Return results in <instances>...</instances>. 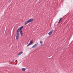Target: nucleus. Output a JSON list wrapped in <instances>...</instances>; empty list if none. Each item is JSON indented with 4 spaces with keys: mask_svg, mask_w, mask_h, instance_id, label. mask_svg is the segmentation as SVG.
<instances>
[{
    "mask_svg": "<svg viewBox=\"0 0 73 73\" xmlns=\"http://www.w3.org/2000/svg\"><path fill=\"white\" fill-rule=\"evenodd\" d=\"M23 27H24V26H21L20 27V31H19L20 34H21V37H23V32H22V29H23Z\"/></svg>",
    "mask_w": 73,
    "mask_h": 73,
    "instance_id": "nucleus-1",
    "label": "nucleus"
},
{
    "mask_svg": "<svg viewBox=\"0 0 73 73\" xmlns=\"http://www.w3.org/2000/svg\"><path fill=\"white\" fill-rule=\"evenodd\" d=\"M38 45V43L37 42L36 43V44H35L34 45H33L32 47V48H35V47H36Z\"/></svg>",
    "mask_w": 73,
    "mask_h": 73,
    "instance_id": "nucleus-2",
    "label": "nucleus"
},
{
    "mask_svg": "<svg viewBox=\"0 0 73 73\" xmlns=\"http://www.w3.org/2000/svg\"><path fill=\"white\" fill-rule=\"evenodd\" d=\"M33 43V42H32V40H31L30 41V43H29V44H27V46H29V45H31V44H32Z\"/></svg>",
    "mask_w": 73,
    "mask_h": 73,
    "instance_id": "nucleus-3",
    "label": "nucleus"
},
{
    "mask_svg": "<svg viewBox=\"0 0 73 73\" xmlns=\"http://www.w3.org/2000/svg\"><path fill=\"white\" fill-rule=\"evenodd\" d=\"M53 30H51L50 32L48 33V35L50 36V35H51V34H52L53 32Z\"/></svg>",
    "mask_w": 73,
    "mask_h": 73,
    "instance_id": "nucleus-4",
    "label": "nucleus"
},
{
    "mask_svg": "<svg viewBox=\"0 0 73 73\" xmlns=\"http://www.w3.org/2000/svg\"><path fill=\"white\" fill-rule=\"evenodd\" d=\"M33 19L32 18L28 20V21L29 22H29H32L33 21Z\"/></svg>",
    "mask_w": 73,
    "mask_h": 73,
    "instance_id": "nucleus-5",
    "label": "nucleus"
},
{
    "mask_svg": "<svg viewBox=\"0 0 73 73\" xmlns=\"http://www.w3.org/2000/svg\"><path fill=\"white\" fill-rule=\"evenodd\" d=\"M28 23H29V22L28 21H27L25 23V25H27V24Z\"/></svg>",
    "mask_w": 73,
    "mask_h": 73,
    "instance_id": "nucleus-6",
    "label": "nucleus"
},
{
    "mask_svg": "<svg viewBox=\"0 0 73 73\" xmlns=\"http://www.w3.org/2000/svg\"><path fill=\"white\" fill-rule=\"evenodd\" d=\"M23 53V52H21L19 53L18 54V56H20V55H21V54H22Z\"/></svg>",
    "mask_w": 73,
    "mask_h": 73,
    "instance_id": "nucleus-7",
    "label": "nucleus"
},
{
    "mask_svg": "<svg viewBox=\"0 0 73 73\" xmlns=\"http://www.w3.org/2000/svg\"><path fill=\"white\" fill-rule=\"evenodd\" d=\"M17 37H19V33H17Z\"/></svg>",
    "mask_w": 73,
    "mask_h": 73,
    "instance_id": "nucleus-8",
    "label": "nucleus"
},
{
    "mask_svg": "<svg viewBox=\"0 0 73 73\" xmlns=\"http://www.w3.org/2000/svg\"><path fill=\"white\" fill-rule=\"evenodd\" d=\"M22 70L23 71H25V70H26V69L23 68H22Z\"/></svg>",
    "mask_w": 73,
    "mask_h": 73,
    "instance_id": "nucleus-9",
    "label": "nucleus"
},
{
    "mask_svg": "<svg viewBox=\"0 0 73 73\" xmlns=\"http://www.w3.org/2000/svg\"><path fill=\"white\" fill-rule=\"evenodd\" d=\"M19 36H16V40H19Z\"/></svg>",
    "mask_w": 73,
    "mask_h": 73,
    "instance_id": "nucleus-10",
    "label": "nucleus"
},
{
    "mask_svg": "<svg viewBox=\"0 0 73 73\" xmlns=\"http://www.w3.org/2000/svg\"><path fill=\"white\" fill-rule=\"evenodd\" d=\"M40 42L41 45L42 44V41L40 40Z\"/></svg>",
    "mask_w": 73,
    "mask_h": 73,
    "instance_id": "nucleus-11",
    "label": "nucleus"
},
{
    "mask_svg": "<svg viewBox=\"0 0 73 73\" xmlns=\"http://www.w3.org/2000/svg\"><path fill=\"white\" fill-rule=\"evenodd\" d=\"M59 20V21H62V18H61Z\"/></svg>",
    "mask_w": 73,
    "mask_h": 73,
    "instance_id": "nucleus-12",
    "label": "nucleus"
},
{
    "mask_svg": "<svg viewBox=\"0 0 73 73\" xmlns=\"http://www.w3.org/2000/svg\"><path fill=\"white\" fill-rule=\"evenodd\" d=\"M20 28H19L17 30L18 31H20Z\"/></svg>",
    "mask_w": 73,
    "mask_h": 73,
    "instance_id": "nucleus-13",
    "label": "nucleus"
},
{
    "mask_svg": "<svg viewBox=\"0 0 73 73\" xmlns=\"http://www.w3.org/2000/svg\"><path fill=\"white\" fill-rule=\"evenodd\" d=\"M12 1V0H9V3H10Z\"/></svg>",
    "mask_w": 73,
    "mask_h": 73,
    "instance_id": "nucleus-14",
    "label": "nucleus"
},
{
    "mask_svg": "<svg viewBox=\"0 0 73 73\" xmlns=\"http://www.w3.org/2000/svg\"><path fill=\"white\" fill-rule=\"evenodd\" d=\"M19 31H18V30H17V33H19Z\"/></svg>",
    "mask_w": 73,
    "mask_h": 73,
    "instance_id": "nucleus-15",
    "label": "nucleus"
},
{
    "mask_svg": "<svg viewBox=\"0 0 73 73\" xmlns=\"http://www.w3.org/2000/svg\"><path fill=\"white\" fill-rule=\"evenodd\" d=\"M60 23V21H59L58 22V23Z\"/></svg>",
    "mask_w": 73,
    "mask_h": 73,
    "instance_id": "nucleus-16",
    "label": "nucleus"
},
{
    "mask_svg": "<svg viewBox=\"0 0 73 73\" xmlns=\"http://www.w3.org/2000/svg\"><path fill=\"white\" fill-rule=\"evenodd\" d=\"M12 61V62H14V60H13Z\"/></svg>",
    "mask_w": 73,
    "mask_h": 73,
    "instance_id": "nucleus-17",
    "label": "nucleus"
},
{
    "mask_svg": "<svg viewBox=\"0 0 73 73\" xmlns=\"http://www.w3.org/2000/svg\"><path fill=\"white\" fill-rule=\"evenodd\" d=\"M42 45H43V44H42V45L41 46H42Z\"/></svg>",
    "mask_w": 73,
    "mask_h": 73,
    "instance_id": "nucleus-18",
    "label": "nucleus"
}]
</instances>
